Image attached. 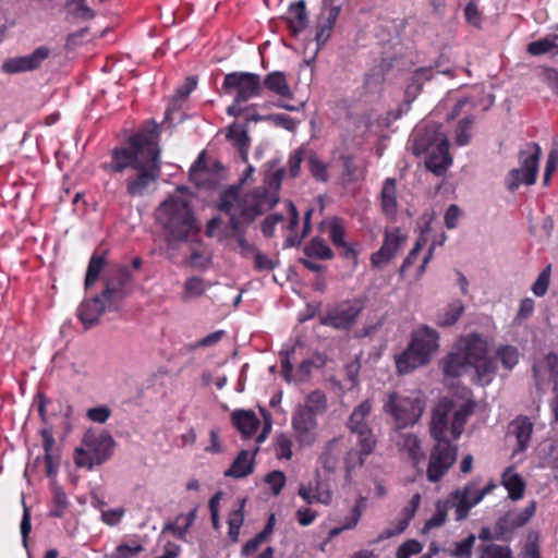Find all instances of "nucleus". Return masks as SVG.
<instances>
[{
    "label": "nucleus",
    "instance_id": "obj_18",
    "mask_svg": "<svg viewBox=\"0 0 558 558\" xmlns=\"http://www.w3.org/2000/svg\"><path fill=\"white\" fill-rule=\"evenodd\" d=\"M396 447L403 459L417 466L425 458L421 439L413 433H399L395 438Z\"/></svg>",
    "mask_w": 558,
    "mask_h": 558
},
{
    "label": "nucleus",
    "instance_id": "obj_47",
    "mask_svg": "<svg viewBox=\"0 0 558 558\" xmlns=\"http://www.w3.org/2000/svg\"><path fill=\"white\" fill-rule=\"evenodd\" d=\"M205 282L198 277H192L184 283L183 300L189 301L199 298L205 292Z\"/></svg>",
    "mask_w": 558,
    "mask_h": 558
},
{
    "label": "nucleus",
    "instance_id": "obj_63",
    "mask_svg": "<svg viewBox=\"0 0 558 558\" xmlns=\"http://www.w3.org/2000/svg\"><path fill=\"white\" fill-rule=\"evenodd\" d=\"M282 220V216L278 214H271L265 218L262 223V232L266 238L274 235L275 227Z\"/></svg>",
    "mask_w": 558,
    "mask_h": 558
},
{
    "label": "nucleus",
    "instance_id": "obj_20",
    "mask_svg": "<svg viewBox=\"0 0 558 558\" xmlns=\"http://www.w3.org/2000/svg\"><path fill=\"white\" fill-rule=\"evenodd\" d=\"M299 496L307 504H324L328 505L331 501L332 493L327 483H324L317 475L314 482L308 484H300Z\"/></svg>",
    "mask_w": 558,
    "mask_h": 558
},
{
    "label": "nucleus",
    "instance_id": "obj_2",
    "mask_svg": "<svg viewBox=\"0 0 558 558\" xmlns=\"http://www.w3.org/2000/svg\"><path fill=\"white\" fill-rule=\"evenodd\" d=\"M474 408L472 401H465L453 411L452 402L447 399L435 405L429 429L436 444L430 451L426 472L429 482L439 481L454 463L457 447L450 444L447 435L450 433L453 439H458Z\"/></svg>",
    "mask_w": 558,
    "mask_h": 558
},
{
    "label": "nucleus",
    "instance_id": "obj_14",
    "mask_svg": "<svg viewBox=\"0 0 558 558\" xmlns=\"http://www.w3.org/2000/svg\"><path fill=\"white\" fill-rule=\"evenodd\" d=\"M362 299H354L335 305L319 317L320 324L336 329H348L364 308Z\"/></svg>",
    "mask_w": 558,
    "mask_h": 558
},
{
    "label": "nucleus",
    "instance_id": "obj_12",
    "mask_svg": "<svg viewBox=\"0 0 558 558\" xmlns=\"http://www.w3.org/2000/svg\"><path fill=\"white\" fill-rule=\"evenodd\" d=\"M541 155L542 150L537 144L526 145L519 155L520 168L512 169L506 178V186L509 191H515L521 184L532 185L535 183Z\"/></svg>",
    "mask_w": 558,
    "mask_h": 558
},
{
    "label": "nucleus",
    "instance_id": "obj_32",
    "mask_svg": "<svg viewBox=\"0 0 558 558\" xmlns=\"http://www.w3.org/2000/svg\"><path fill=\"white\" fill-rule=\"evenodd\" d=\"M357 447L350 449L344 458L347 481L351 480V473L355 468L363 465L365 457L373 452L375 446H371L369 450H366L364 442L357 440Z\"/></svg>",
    "mask_w": 558,
    "mask_h": 558
},
{
    "label": "nucleus",
    "instance_id": "obj_45",
    "mask_svg": "<svg viewBox=\"0 0 558 558\" xmlns=\"http://www.w3.org/2000/svg\"><path fill=\"white\" fill-rule=\"evenodd\" d=\"M105 263L106 260L104 256L96 254L92 256L85 277L86 289L92 287L97 281L101 270L104 269Z\"/></svg>",
    "mask_w": 558,
    "mask_h": 558
},
{
    "label": "nucleus",
    "instance_id": "obj_64",
    "mask_svg": "<svg viewBox=\"0 0 558 558\" xmlns=\"http://www.w3.org/2000/svg\"><path fill=\"white\" fill-rule=\"evenodd\" d=\"M558 167V151L551 150L548 155L545 173H544V184H547L550 180L551 174L556 171Z\"/></svg>",
    "mask_w": 558,
    "mask_h": 558
},
{
    "label": "nucleus",
    "instance_id": "obj_9",
    "mask_svg": "<svg viewBox=\"0 0 558 558\" xmlns=\"http://www.w3.org/2000/svg\"><path fill=\"white\" fill-rule=\"evenodd\" d=\"M438 349V332L427 325L418 326L412 332L405 350L395 357L397 372L404 375L427 365L436 355Z\"/></svg>",
    "mask_w": 558,
    "mask_h": 558
},
{
    "label": "nucleus",
    "instance_id": "obj_57",
    "mask_svg": "<svg viewBox=\"0 0 558 558\" xmlns=\"http://www.w3.org/2000/svg\"><path fill=\"white\" fill-rule=\"evenodd\" d=\"M143 546L137 543L121 544L116 548L114 558H134L138 553L143 551Z\"/></svg>",
    "mask_w": 558,
    "mask_h": 558
},
{
    "label": "nucleus",
    "instance_id": "obj_4",
    "mask_svg": "<svg viewBox=\"0 0 558 558\" xmlns=\"http://www.w3.org/2000/svg\"><path fill=\"white\" fill-rule=\"evenodd\" d=\"M442 368L448 377L470 375L475 384L487 386L496 376L497 364L489 355L487 341L477 333H471L457 340L442 360Z\"/></svg>",
    "mask_w": 558,
    "mask_h": 558
},
{
    "label": "nucleus",
    "instance_id": "obj_54",
    "mask_svg": "<svg viewBox=\"0 0 558 558\" xmlns=\"http://www.w3.org/2000/svg\"><path fill=\"white\" fill-rule=\"evenodd\" d=\"M308 168L312 173V175L318 180V181H327L328 174H327V168L326 165L318 159L315 155H312L308 158Z\"/></svg>",
    "mask_w": 558,
    "mask_h": 558
},
{
    "label": "nucleus",
    "instance_id": "obj_1",
    "mask_svg": "<svg viewBox=\"0 0 558 558\" xmlns=\"http://www.w3.org/2000/svg\"><path fill=\"white\" fill-rule=\"evenodd\" d=\"M158 136L159 125L147 123L130 137L126 146L112 150L108 168L118 173L131 169L132 173L126 179V191L131 196L144 195L160 175Z\"/></svg>",
    "mask_w": 558,
    "mask_h": 558
},
{
    "label": "nucleus",
    "instance_id": "obj_19",
    "mask_svg": "<svg viewBox=\"0 0 558 558\" xmlns=\"http://www.w3.org/2000/svg\"><path fill=\"white\" fill-rule=\"evenodd\" d=\"M403 242L404 236L399 229L387 230L381 247L372 255V265L378 268L386 265L396 255Z\"/></svg>",
    "mask_w": 558,
    "mask_h": 558
},
{
    "label": "nucleus",
    "instance_id": "obj_28",
    "mask_svg": "<svg viewBox=\"0 0 558 558\" xmlns=\"http://www.w3.org/2000/svg\"><path fill=\"white\" fill-rule=\"evenodd\" d=\"M501 484L508 490V496L512 500H520L524 496L525 482L518 474L514 468H507L501 475Z\"/></svg>",
    "mask_w": 558,
    "mask_h": 558
},
{
    "label": "nucleus",
    "instance_id": "obj_60",
    "mask_svg": "<svg viewBox=\"0 0 558 558\" xmlns=\"http://www.w3.org/2000/svg\"><path fill=\"white\" fill-rule=\"evenodd\" d=\"M422 545L417 541H408L401 545L397 551V558H410L412 555L421 553Z\"/></svg>",
    "mask_w": 558,
    "mask_h": 558
},
{
    "label": "nucleus",
    "instance_id": "obj_58",
    "mask_svg": "<svg viewBox=\"0 0 558 558\" xmlns=\"http://www.w3.org/2000/svg\"><path fill=\"white\" fill-rule=\"evenodd\" d=\"M304 158V150L302 148H299L294 150L288 160V172L291 178H295L299 175L301 162Z\"/></svg>",
    "mask_w": 558,
    "mask_h": 558
},
{
    "label": "nucleus",
    "instance_id": "obj_52",
    "mask_svg": "<svg viewBox=\"0 0 558 558\" xmlns=\"http://www.w3.org/2000/svg\"><path fill=\"white\" fill-rule=\"evenodd\" d=\"M550 270L551 266H546L533 283L532 291L536 296H544L546 294L550 281Z\"/></svg>",
    "mask_w": 558,
    "mask_h": 558
},
{
    "label": "nucleus",
    "instance_id": "obj_26",
    "mask_svg": "<svg viewBox=\"0 0 558 558\" xmlns=\"http://www.w3.org/2000/svg\"><path fill=\"white\" fill-rule=\"evenodd\" d=\"M256 448L253 452L248 450H242L232 465L225 472V476L242 478L250 475L254 470V456L257 452Z\"/></svg>",
    "mask_w": 558,
    "mask_h": 558
},
{
    "label": "nucleus",
    "instance_id": "obj_31",
    "mask_svg": "<svg viewBox=\"0 0 558 558\" xmlns=\"http://www.w3.org/2000/svg\"><path fill=\"white\" fill-rule=\"evenodd\" d=\"M262 85L282 98L292 97V90L283 72L276 71L267 74Z\"/></svg>",
    "mask_w": 558,
    "mask_h": 558
},
{
    "label": "nucleus",
    "instance_id": "obj_33",
    "mask_svg": "<svg viewBox=\"0 0 558 558\" xmlns=\"http://www.w3.org/2000/svg\"><path fill=\"white\" fill-rule=\"evenodd\" d=\"M433 76V70L430 68L417 69L411 76L407 88L405 98L408 101H413L420 94L422 86L425 82L429 81Z\"/></svg>",
    "mask_w": 558,
    "mask_h": 558
},
{
    "label": "nucleus",
    "instance_id": "obj_22",
    "mask_svg": "<svg viewBox=\"0 0 558 558\" xmlns=\"http://www.w3.org/2000/svg\"><path fill=\"white\" fill-rule=\"evenodd\" d=\"M536 502L530 501L524 509H514L508 511L498 522L501 530L510 531L526 524L534 515Z\"/></svg>",
    "mask_w": 558,
    "mask_h": 558
},
{
    "label": "nucleus",
    "instance_id": "obj_62",
    "mask_svg": "<svg viewBox=\"0 0 558 558\" xmlns=\"http://www.w3.org/2000/svg\"><path fill=\"white\" fill-rule=\"evenodd\" d=\"M251 257L254 258V267L258 271L271 270L275 268V263L257 250Z\"/></svg>",
    "mask_w": 558,
    "mask_h": 558
},
{
    "label": "nucleus",
    "instance_id": "obj_59",
    "mask_svg": "<svg viewBox=\"0 0 558 558\" xmlns=\"http://www.w3.org/2000/svg\"><path fill=\"white\" fill-rule=\"evenodd\" d=\"M266 483L270 485L274 495H278L284 486L286 476L281 471H274L266 476Z\"/></svg>",
    "mask_w": 558,
    "mask_h": 558
},
{
    "label": "nucleus",
    "instance_id": "obj_39",
    "mask_svg": "<svg viewBox=\"0 0 558 558\" xmlns=\"http://www.w3.org/2000/svg\"><path fill=\"white\" fill-rule=\"evenodd\" d=\"M196 518V509L191 510L186 514H180L172 524L165 527L166 531L172 532V534L179 538H183L190 526L193 524Z\"/></svg>",
    "mask_w": 558,
    "mask_h": 558
},
{
    "label": "nucleus",
    "instance_id": "obj_55",
    "mask_svg": "<svg viewBox=\"0 0 558 558\" xmlns=\"http://www.w3.org/2000/svg\"><path fill=\"white\" fill-rule=\"evenodd\" d=\"M534 312V301L531 298H525L521 301L514 323L521 325L524 320L530 318Z\"/></svg>",
    "mask_w": 558,
    "mask_h": 558
},
{
    "label": "nucleus",
    "instance_id": "obj_24",
    "mask_svg": "<svg viewBox=\"0 0 558 558\" xmlns=\"http://www.w3.org/2000/svg\"><path fill=\"white\" fill-rule=\"evenodd\" d=\"M341 442L342 439L340 437L332 438L323 448L318 462L320 466L328 473L335 472L338 466L339 458L343 449Z\"/></svg>",
    "mask_w": 558,
    "mask_h": 558
},
{
    "label": "nucleus",
    "instance_id": "obj_48",
    "mask_svg": "<svg viewBox=\"0 0 558 558\" xmlns=\"http://www.w3.org/2000/svg\"><path fill=\"white\" fill-rule=\"evenodd\" d=\"M472 124H473V119L470 117L463 118L459 122L457 129L454 130V136H453L454 143L458 146H464V145L469 144L471 136H472V133H471Z\"/></svg>",
    "mask_w": 558,
    "mask_h": 558
},
{
    "label": "nucleus",
    "instance_id": "obj_37",
    "mask_svg": "<svg viewBox=\"0 0 558 558\" xmlns=\"http://www.w3.org/2000/svg\"><path fill=\"white\" fill-rule=\"evenodd\" d=\"M327 407L326 396L319 390H315L306 396L303 404H299L298 408L307 410L313 415H318L325 412Z\"/></svg>",
    "mask_w": 558,
    "mask_h": 558
},
{
    "label": "nucleus",
    "instance_id": "obj_49",
    "mask_svg": "<svg viewBox=\"0 0 558 558\" xmlns=\"http://www.w3.org/2000/svg\"><path fill=\"white\" fill-rule=\"evenodd\" d=\"M292 446L293 441L287 434H279L275 440V451L279 459L290 460L292 458Z\"/></svg>",
    "mask_w": 558,
    "mask_h": 558
},
{
    "label": "nucleus",
    "instance_id": "obj_25",
    "mask_svg": "<svg viewBox=\"0 0 558 558\" xmlns=\"http://www.w3.org/2000/svg\"><path fill=\"white\" fill-rule=\"evenodd\" d=\"M339 13L340 8L337 5L325 8L322 12L316 33V41L318 46L324 45L329 39Z\"/></svg>",
    "mask_w": 558,
    "mask_h": 558
},
{
    "label": "nucleus",
    "instance_id": "obj_27",
    "mask_svg": "<svg viewBox=\"0 0 558 558\" xmlns=\"http://www.w3.org/2000/svg\"><path fill=\"white\" fill-rule=\"evenodd\" d=\"M286 21L293 35H298L306 28L308 17L305 2L303 0L292 3L289 7L286 14Z\"/></svg>",
    "mask_w": 558,
    "mask_h": 558
},
{
    "label": "nucleus",
    "instance_id": "obj_35",
    "mask_svg": "<svg viewBox=\"0 0 558 558\" xmlns=\"http://www.w3.org/2000/svg\"><path fill=\"white\" fill-rule=\"evenodd\" d=\"M533 425L527 417H518L510 425V432L515 436L519 450L523 451L530 441Z\"/></svg>",
    "mask_w": 558,
    "mask_h": 558
},
{
    "label": "nucleus",
    "instance_id": "obj_5",
    "mask_svg": "<svg viewBox=\"0 0 558 558\" xmlns=\"http://www.w3.org/2000/svg\"><path fill=\"white\" fill-rule=\"evenodd\" d=\"M439 123L425 121L417 124L411 133L409 147L415 156L425 155L426 168L441 175L452 163L449 143Z\"/></svg>",
    "mask_w": 558,
    "mask_h": 558
},
{
    "label": "nucleus",
    "instance_id": "obj_41",
    "mask_svg": "<svg viewBox=\"0 0 558 558\" xmlns=\"http://www.w3.org/2000/svg\"><path fill=\"white\" fill-rule=\"evenodd\" d=\"M526 50L532 56H541L548 52L558 53V34L530 43Z\"/></svg>",
    "mask_w": 558,
    "mask_h": 558
},
{
    "label": "nucleus",
    "instance_id": "obj_21",
    "mask_svg": "<svg viewBox=\"0 0 558 558\" xmlns=\"http://www.w3.org/2000/svg\"><path fill=\"white\" fill-rule=\"evenodd\" d=\"M380 208L385 217L395 221L398 214L397 182L393 178L384 181L380 190Z\"/></svg>",
    "mask_w": 558,
    "mask_h": 558
},
{
    "label": "nucleus",
    "instance_id": "obj_13",
    "mask_svg": "<svg viewBox=\"0 0 558 558\" xmlns=\"http://www.w3.org/2000/svg\"><path fill=\"white\" fill-rule=\"evenodd\" d=\"M221 88L225 94L233 96L236 104H242L259 96L263 90V85L257 74L250 72H232L225 76Z\"/></svg>",
    "mask_w": 558,
    "mask_h": 558
},
{
    "label": "nucleus",
    "instance_id": "obj_50",
    "mask_svg": "<svg viewBox=\"0 0 558 558\" xmlns=\"http://www.w3.org/2000/svg\"><path fill=\"white\" fill-rule=\"evenodd\" d=\"M496 355L500 360L502 366L507 369H512L519 361V352L517 348L512 345L500 347Z\"/></svg>",
    "mask_w": 558,
    "mask_h": 558
},
{
    "label": "nucleus",
    "instance_id": "obj_10",
    "mask_svg": "<svg viewBox=\"0 0 558 558\" xmlns=\"http://www.w3.org/2000/svg\"><path fill=\"white\" fill-rule=\"evenodd\" d=\"M424 410L425 400L420 391H412L409 395L389 392L384 402V411L393 417L398 429L416 424Z\"/></svg>",
    "mask_w": 558,
    "mask_h": 558
},
{
    "label": "nucleus",
    "instance_id": "obj_17",
    "mask_svg": "<svg viewBox=\"0 0 558 558\" xmlns=\"http://www.w3.org/2000/svg\"><path fill=\"white\" fill-rule=\"evenodd\" d=\"M291 423L296 441L301 447H310L315 444L318 438L316 415L296 407Z\"/></svg>",
    "mask_w": 558,
    "mask_h": 558
},
{
    "label": "nucleus",
    "instance_id": "obj_16",
    "mask_svg": "<svg viewBox=\"0 0 558 558\" xmlns=\"http://www.w3.org/2000/svg\"><path fill=\"white\" fill-rule=\"evenodd\" d=\"M373 403L371 400H364L361 402L352 412L348 421V427L356 434L359 440L364 442L366 450H369L371 446L376 445L375 436L368 425V416L371 415Z\"/></svg>",
    "mask_w": 558,
    "mask_h": 558
},
{
    "label": "nucleus",
    "instance_id": "obj_42",
    "mask_svg": "<svg viewBox=\"0 0 558 558\" xmlns=\"http://www.w3.org/2000/svg\"><path fill=\"white\" fill-rule=\"evenodd\" d=\"M245 501V499H240L238 501V508L231 511L228 518L229 536L234 542L238 541L239 531L244 521L243 510Z\"/></svg>",
    "mask_w": 558,
    "mask_h": 558
},
{
    "label": "nucleus",
    "instance_id": "obj_40",
    "mask_svg": "<svg viewBox=\"0 0 558 558\" xmlns=\"http://www.w3.org/2000/svg\"><path fill=\"white\" fill-rule=\"evenodd\" d=\"M478 558H512L508 546L496 543H481L477 547Z\"/></svg>",
    "mask_w": 558,
    "mask_h": 558
},
{
    "label": "nucleus",
    "instance_id": "obj_44",
    "mask_svg": "<svg viewBox=\"0 0 558 558\" xmlns=\"http://www.w3.org/2000/svg\"><path fill=\"white\" fill-rule=\"evenodd\" d=\"M227 138L233 142V144L240 149L243 160L246 161V147L248 145V136L246 132L239 125H231L229 128Z\"/></svg>",
    "mask_w": 558,
    "mask_h": 558
},
{
    "label": "nucleus",
    "instance_id": "obj_29",
    "mask_svg": "<svg viewBox=\"0 0 558 558\" xmlns=\"http://www.w3.org/2000/svg\"><path fill=\"white\" fill-rule=\"evenodd\" d=\"M41 436L45 450L46 474L48 477H52L57 473L59 465V457L54 450V438L49 429H44Z\"/></svg>",
    "mask_w": 558,
    "mask_h": 558
},
{
    "label": "nucleus",
    "instance_id": "obj_3",
    "mask_svg": "<svg viewBox=\"0 0 558 558\" xmlns=\"http://www.w3.org/2000/svg\"><path fill=\"white\" fill-rule=\"evenodd\" d=\"M276 204L277 197L266 192L257 191L242 196L239 186H230L221 193L218 208L230 218L227 236L233 242V251L245 258L253 256L257 248L246 240L244 225L252 222Z\"/></svg>",
    "mask_w": 558,
    "mask_h": 558
},
{
    "label": "nucleus",
    "instance_id": "obj_61",
    "mask_svg": "<svg viewBox=\"0 0 558 558\" xmlns=\"http://www.w3.org/2000/svg\"><path fill=\"white\" fill-rule=\"evenodd\" d=\"M464 15L468 23L475 27H480L482 22V15L477 5L474 2H469L465 5Z\"/></svg>",
    "mask_w": 558,
    "mask_h": 558
},
{
    "label": "nucleus",
    "instance_id": "obj_53",
    "mask_svg": "<svg viewBox=\"0 0 558 558\" xmlns=\"http://www.w3.org/2000/svg\"><path fill=\"white\" fill-rule=\"evenodd\" d=\"M543 368H546L548 371L550 378H557L558 377V356L557 355H548L546 357V361L544 365L534 366V375L536 377L537 385H539V373Z\"/></svg>",
    "mask_w": 558,
    "mask_h": 558
},
{
    "label": "nucleus",
    "instance_id": "obj_23",
    "mask_svg": "<svg viewBox=\"0 0 558 558\" xmlns=\"http://www.w3.org/2000/svg\"><path fill=\"white\" fill-rule=\"evenodd\" d=\"M421 496L420 494H415L408 507L402 510V517L390 526L386 527L378 536V541H383L386 538H390L402 533L405 527L409 525L411 519L414 517V513L420 505Z\"/></svg>",
    "mask_w": 558,
    "mask_h": 558
},
{
    "label": "nucleus",
    "instance_id": "obj_38",
    "mask_svg": "<svg viewBox=\"0 0 558 558\" xmlns=\"http://www.w3.org/2000/svg\"><path fill=\"white\" fill-rule=\"evenodd\" d=\"M304 253L308 258L317 259H331L333 256L331 248L319 238H315L307 243L304 247Z\"/></svg>",
    "mask_w": 558,
    "mask_h": 558
},
{
    "label": "nucleus",
    "instance_id": "obj_36",
    "mask_svg": "<svg viewBox=\"0 0 558 558\" xmlns=\"http://www.w3.org/2000/svg\"><path fill=\"white\" fill-rule=\"evenodd\" d=\"M328 232H329V238L331 240V242L336 245V246H340V247H343L345 248V256L347 257H354L355 256V253L352 248H350L347 243L344 242V228H343V225H342V221L338 218H333L331 219V221L328 223Z\"/></svg>",
    "mask_w": 558,
    "mask_h": 558
},
{
    "label": "nucleus",
    "instance_id": "obj_11",
    "mask_svg": "<svg viewBox=\"0 0 558 558\" xmlns=\"http://www.w3.org/2000/svg\"><path fill=\"white\" fill-rule=\"evenodd\" d=\"M113 447L114 440L109 433L88 429L83 437V447L75 450L74 461L78 468L90 470L107 461Z\"/></svg>",
    "mask_w": 558,
    "mask_h": 558
},
{
    "label": "nucleus",
    "instance_id": "obj_46",
    "mask_svg": "<svg viewBox=\"0 0 558 558\" xmlns=\"http://www.w3.org/2000/svg\"><path fill=\"white\" fill-rule=\"evenodd\" d=\"M52 494L53 497L50 515L54 518H61L69 505L66 495L59 486L56 485L52 487Z\"/></svg>",
    "mask_w": 558,
    "mask_h": 558
},
{
    "label": "nucleus",
    "instance_id": "obj_30",
    "mask_svg": "<svg viewBox=\"0 0 558 558\" xmlns=\"http://www.w3.org/2000/svg\"><path fill=\"white\" fill-rule=\"evenodd\" d=\"M231 418L243 437L252 436L259 425L258 418L252 411H234Z\"/></svg>",
    "mask_w": 558,
    "mask_h": 558
},
{
    "label": "nucleus",
    "instance_id": "obj_7",
    "mask_svg": "<svg viewBox=\"0 0 558 558\" xmlns=\"http://www.w3.org/2000/svg\"><path fill=\"white\" fill-rule=\"evenodd\" d=\"M155 217L169 243L184 241L197 229L190 201L182 194L166 198L157 207Z\"/></svg>",
    "mask_w": 558,
    "mask_h": 558
},
{
    "label": "nucleus",
    "instance_id": "obj_56",
    "mask_svg": "<svg viewBox=\"0 0 558 558\" xmlns=\"http://www.w3.org/2000/svg\"><path fill=\"white\" fill-rule=\"evenodd\" d=\"M284 173H286L284 169H278L267 178V183L269 185V189H271L272 191L259 187V189L252 191L250 194L260 191V192H266L268 194L275 195L278 198L276 191L280 187L281 180H282Z\"/></svg>",
    "mask_w": 558,
    "mask_h": 558
},
{
    "label": "nucleus",
    "instance_id": "obj_6",
    "mask_svg": "<svg viewBox=\"0 0 558 558\" xmlns=\"http://www.w3.org/2000/svg\"><path fill=\"white\" fill-rule=\"evenodd\" d=\"M131 272L128 267H119L117 272L107 278L101 296H94L83 301L77 310V316L85 328L98 323L102 313L117 311L129 293L128 284Z\"/></svg>",
    "mask_w": 558,
    "mask_h": 558
},
{
    "label": "nucleus",
    "instance_id": "obj_43",
    "mask_svg": "<svg viewBox=\"0 0 558 558\" xmlns=\"http://www.w3.org/2000/svg\"><path fill=\"white\" fill-rule=\"evenodd\" d=\"M475 543V535L470 534L462 541L454 542L448 554L454 558H471L472 549Z\"/></svg>",
    "mask_w": 558,
    "mask_h": 558
},
{
    "label": "nucleus",
    "instance_id": "obj_51",
    "mask_svg": "<svg viewBox=\"0 0 558 558\" xmlns=\"http://www.w3.org/2000/svg\"><path fill=\"white\" fill-rule=\"evenodd\" d=\"M66 8L70 10V13L80 20H92L95 17V12L85 4V0H69L66 2Z\"/></svg>",
    "mask_w": 558,
    "mask_h": 558
},
{
    "label": "nucleus",
    "instance_id": "obj_34",
    "mask_svg": "<svg viewBox=\"0 0 558 558\" xmlns=\"http://www.w3.org/2000/svg\"><path fill=\"white\" fill-rule=\"evenodd\" d=\"M464 312L462 301L454 300L448 306L438 312L436 324L440 327L454 325Z\"/></svg>",
    "mask_w": 558,
    "mask_h": 558
},
{
    "label": "nucleus",
    "instance_id": "obj_15",
    "mask_svg": "<svg viewBox=\"0 0 558 558\" xmlns=\"http://www.w3.org/2000/svg\"><path fill=\"white\" fill-rule=\"evenodd\" d=\"M51 53L52 49L43 45L28 54L7 59L1 70L8 74L36 71L50 58Z\"/></svg>",
    "mask_w": 558,
    "mask_h": 558
},
{
    "label": "nucleus",
    "instance_id": "obj_8",
    "mask_svg": "<svg viewBox=\"0 0 558 558\" xmlns=\"http://www.w3.org/2000/svg\"><path fill=\"white\" fill-rule=\"evenodd\" d=\"M496 487L494 482H489L486 486L481 487L480 481L475 480L468 483L464 487L459 488L450 494L445 502L436 504L435 513L428 519L423 527V532L441 526L447 518L449 508L454 510V519L457 521L464 520L469 511L476 506L485 495L489 494Z\"/></svg>",
    "mask_w": 558,
    "mask_h": 558
}]
</instances>
